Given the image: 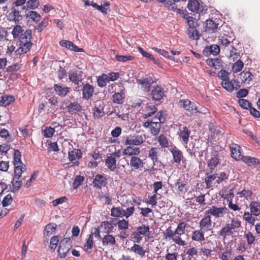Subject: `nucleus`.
I'll use <instances>...</instances> for the list:
<instances>
[{"label": "nucleus", "instance_id": "1", "mask_svg": "<svg viewBox=\"0 0 260 260\" xmlns=\"http://www.w3.org/2000/svg\"><path fill=\"white\" fill-rule=\"evenodd\" d=\"M165 121V117L163 116L162 111L157 112L155 117L151 120L145 122L143 126L146 128H149L150 133L153 136L157 135L160 129L161 123Z\"/></svg>", "mask_w": 260, "mask_h": 260}, {"label": "nucleus", "instance_id": "2", "mask_svg": "<svg viewBox=\"0 0 260 260\" xmlns=\"http://www.w3.org/2000/svg\"><path fill=\"white\" fill-rule=\"evenodd\" d=\"M31 38V30L30 29L26 30L20 39V46L15 52L17 56L25 54L30 50L32 44L30 41Z\"/></svg>", "mask_w": 260, "mask_h": 260}, {"label": "nucleus", "instance_id": "3", "mask_svg": "<svg viewBox=\"0 0 260 260\" xmlns=\"http://www.w3.org/2000/svg\"><path fill=\"white\" fill-rule=\"evenodd\" d=\"M72 248V241L70 238L63 239L60 242L58 249L59 256L64 258L67 256V253Z\"/></svg>", "mask_w": 260, "mask_h": 260}, {"label": "nucleus", "instance_id": "4", "mask_svg": "<svg viewBox=\"0 0 260 260\" xmlns=\"http://www.w3.org/2000/svg\"><path fill=\"white\" fill-rule=\"evenodd\" d=\"M228 210L225 207H217L216 206H212L205 211V214L212 215L215 218H221L227 213Z\"/></svg>", "mask_w": 260, "mask_h": 260}, {"label": "nucleus", "instance_id": "5", "mask_svg": "<svg viewBox=\"0 0 260 260\" xmlns=\"http://www.w3.org/2000/svg\"><path fill=\"white\" fill-rule=\"evenodd\" d=\"M69 79L71 82L75 85H79L83 79V72L79 69L70 71L68 74Z\"/></svg>", "mask_w": 260, "mask_h": 260}, {"label": "nucleus", "instance_id": "6", "mask_svg": "<svg viewBox=\"0 0 260 260\" xmlns=\"http://www.w3.org/2000/svg\"><path fill=\"white\" fill-rule=\"evenodd\" d=\"M179 105L191 114L199 112L197 106L196 104L188 99L180 100Z\"/></svg>", "mask_w": 260, "mask_h": 260}, {"label": "nucleus", "instance_id": "7", "mask_svg": "<svg viewBox=\"0 0 260 260\" xmlns=\"http://www.w3.org/2000/svg\"><path fill=\"white\" fill-rule=\"evenodd\" d=\"M138 84L141 86V89L144 92H148L151 88V84L154 81L152 77L147 76L145 78L137 80Z\"/></svg>", "mask_w": 260, "mask_h": 260}, {"label": "nucleus", "instance_id": "8", "mask_svg": "<svg viewBox=\"0 0 260 260\" xmlns=\"http://www.w3.org/2000/svg\"><path fill=\"white\" fill-rule=\"evenodd\" d=\"M81 91L83 98L85 100H89L93 95L94 87L89 83H86L83 85Z\"/></svg>", "mask_w": 260, "mask_h": 260}, {"label": "nucleus", "instance_id": "9", "mask_svg": "<svg viewBox=\"0 0 260 260\" xmlns=\"http://www.w3.org/2000/svg\"><path fill=\"white\" fill-rule=\"evenodd\" d=\"M93 186L97 189H101L107 184V178L104 174H97L93 179Z\"/></svg>", "mask_w": 260, "mask_h": 260}, {"label": "nucleus", "instance_id": "10", "mask_svg": "<svg viewBox=\"0 0 260 260\" xmlns=\"http://www.w3.org/2000/svg\"><path fill=\"white\" fill-rule=\"evenodd\" d=\"M239 82L237 79L229 80L225 82L221 83L222 87L226 91L232 92L235 89L238 90L240 88Z\"/></svg>", "mask_w": 260, "mask_h": 260}, {"label": "nucleus", "instance_id": "11", "mask_svg": "<svg viewBox=\"0 0 260 260\" xmlns=\"http://www.w3.org/2000/svg\"><path fill=\"white\" fill-rule=\"evenodd\" d=\"M230 148L232 157L236 160H241L242 155L240 146L235 143H232L230 146Z\"/></svg>", "mask_w": 260, "mask_h": 260}, {"label": "nucleus", "instance_id": "12", "mask_svg": "<svg viewBox=\"0 0 260 260\" xmlns=\"http://www.w3.org/2000/svg\"><path fill=\"white\" fill-rule=\"evenodd\" d=\"M151 94L153 101H160L165 96L164 89L161 86L157 85L153 88Z\"/></svg>", "mask_w": 260, "mask_h": 260}, {"label": "nucleus", "instance_id": "13", "mask_svg": "<svg viewBox=\"0 0 260 260\" xmlns=\"http://www.w3.org/2000/svg\"><path fill=\"white\" fill-rule=\"evenodd\" d=\"M144 140L143 137L140 135L127 137L125 141V145L138 146L143 144Z\"/></svg>", "mask_w": 260, "mask_h": 260}, {"label": "nucleus", "instance_id": "14", "mask_svg": "<svg viewBox=\"0 0 260 260\" xmlns=\"http://www.w3.org/2000/svg\"><path fill=\"white\" fill-rule=\"evenodd\" d=\"M200 228L205 232L208 231L211 229L212 221L210 215H207L203 217L199 223Z\"/></svg>", "mask_w": 260, "mask_h": 260}, {"label": "nucleus", "instance_id": "15", "mask_svg": "<svg viewBox=\"0 0 260 260\" xmlns=\"http://www.w3.org/2000/svg\"><path fill=\"white\" fill-rule=\"evenodd\" d=\"M67 111L71 115L77 114L82 111V107L77 101L70 103L67 106Z\"/></svg>", "mask_w": 260, "mask_h": 260}, {"label": "nucleus", "instance_id": "16", "mask_svg": "<svg viewBox=\"0 0 260 260\" xmlns=\"http://www.w3.org/2000/svg\"><path fill=\"white\" fill-rule=\"evenodd\" d=\"M129 165L132 170H141L144 167L143 160L137 156L131 157Z\"/></svg>", "mask_w": 260, "mask_h": 260}, {"label": "nucleus", "instance_id": "17", "mask_svg": "<svg viewBox=\"0 0 260 260\" xmlns=\"http://www.w3.org/2000/svg\"><path fill=\"white\" fill-rule=\"evenodd\" d=\"M233 39L231 37L224 35L218 37V43L221 47L225 49L233 44Z\"/></svg>", "mask_w": 260, "mask_h": 260}, {"label": "nucleus", "instance_id": "18", "mask_svg": "<svg viewBox=\"0 0 260 260\" xmlns=\"http://www.w3.org/2000/svg\"><path fill=\"white\" fill-rule=\"evenodd\" d=\"M179 130V136L182 139L184 145H187L189 140L190 131L186 126L180 127Z\"/></svg>", "mask_w": 260, "mask_h": 260}, {"label": "nucleus", "instance_id": "19", "mask_svg": "<svg viewBox=\"0 0 260 260\" xmlns=\"http://www.w3.org/2000/svg\"><path fill=\"white\" fill-rule=\"evenodd\" d=\"M53 88L56 93L61 97H64L70 91V87L62 84H55Z\"/></svg>", "mask_w": 260, "mask_h": 260}, {"label": "nucleus", "instance_id": "20", "mask_svg": "<svg viewBox=\"0 0 260 260\" xmlns=\"http://www.w3.org/2000/svg\"><path fill=\"white\" fill-rule=\"evenodd\" d=\"M140 153V149L138 147H133L131 145L127 146L122 151V154L124 155L133 157L134 156H137Z\"/></svg>", "mask_w": 260, "mask_h": 260}, {"label": "nucleus", "instance_id": "21", "mask_svg": "<svg viewBox=\"0 0 260 260\" xmlns=\"http://www.w3.org/2000/svg\"><path fill=\"white\" fill-rule=\"evenodd\" d=\"M240 78L242 83L244 84H249L252 81L254 75L249 71L244 70L240 74Z\"/></svg>", "mask_w": 260, "mask_h": 260}, {"label": "nucleus", "instance_id": "22", "mask_svg": "<svg viewBox=\"0 0 260 260\" xmlns=\"http://www.w3.org/2000/svg\"><path fill=\"white\" fill-rule=\"evenodd\" d=\"M81 154L80 150L74 149L69 152V159L71 161H75L73 162L74 165H78L79 164L78 160L81 157Z\"/></svg>", "mask_w": 260, "mask_h": 260}, {"label": "nucleus", "instance_id": "23", "mask_svg": "<svg viewBox=\"0 0 260 260\" xmlns=\"http://www.w3.org/2000/svg\"><path fill=\"white\" fill-rule=\"evenodd\" d=\"M220 52V47L218 45L213 44L210 46H207L204 48L203 53L205 55L209 54H213V55H217Z\"/></svg>", "mask_w": 260, "mask_h": 260}, {"label": "nucleus", "instance_id": "24", "mask_svg": "<svg viewBox=\"0 0 260 260\" xmlns=\"http://www.w3.org/2000/svg\"><path fill=\"white\" fill-rule=\"evenodd\" d=\"M217 178L216 174H212L207 173L206 174V177L205 178V182L207 188H210L212 187H215V181Z\"/></svg>", "mask_w": 260, "mask_h": 260}, {"label": "nucleus", "instance_id": "25", "mask_svg": "<svg viewBox=\"0 0 260 260\" xmlns=\"http://www.w3.org/2000/svg\"><path fill=\"white\" fill-rule=\"evenodd\" d=\"M157 111V108L155 105H147L143 110L142 117L144 118H147L155 114Z\"/></svg>", "mask_w": 260, "mask_h": 260}, {"label": "nucleus", "instance_id": "26", "mask_svg": "<svg viewBox=\"0 0 260 260\" xmlns=\"http://www.w3.org/2000/svg\"><path fill=\"white\" fill-rule=\"evenodd\" d=\"M170 151L173 155L174 161L177 164H179L183 158L181 151L176 147H174L170 150Z\"/></svg>", "mask_w": 260, "mask_h": 260}, {"label": "nucleus", "instance_id": "27", "mask_svg": "<svg viewBox=\"0 0 260 260\" xmlns=\"http://www.w3.org/2000/svg\"><path fill=\"white\" fill-rule=\"evenodd\" d=\"M158 151V149L156 147H152L149 151V157L152 160L153 163V166L152 167V170H157V168H154V166H155L156 163H158V162L160 163V162L158 161L157 158Z\"/></svg>", "mask_w": 260, "mask_h": 260}, {"label": "nucleus", "instance_id": "28", "mask_svg": "<svg viewBox=\"0 0 260 260\" xmlns=\"http://www.w3.org/2000/svg\"><path fill=\"white\" fill-rule=\"evenodd\" d=\"M116 242L115 237L110 234H107L102 239V243L104 246H113Z\"/></svg>", "mask_w": 260, "mask_h": 260}, {"label": "nucleus", "instance_id": "29", "mask_svg": "<svg viewBox=\"0 0 260 260\" xmlns=\"http://www.w3.org/2000/svg\"><path fill=\"white\" fill-rule=\"evenodd\" d=\"M205 232L201 230H195L192 232L191 239L194 241L202 242L205 241L204 233Z\"/></svg>", "mask_w": 260, "mask_h": 260}, {"label": "nucleus", "instance_id": "30", "mask_svg": "<svg viewBox=\"0 0 260 260\" xmlns=\"http://www.w3.org/2000/svg\"><path fill=\"white\" fill-rule=\"evenodd\" d=\"M175 186L177 188V192L179 195H181L187 191L188 188L187 184L178 180L175 183Z\"/></svg>", "mask_w": 260, "mask_h": 260}, {"label": "nucleus", "instance_id": "31", "mask_svg": "<svg viewBox=\"0 0 260 260\" xmlns=\"http://www.w3.org/2000/svg\"><path fill=\"white\" fill-rule=\"evenodd\" d=\"M117 160L113 156H108L105 159V164L111 171H114L117 168Z\"/></svg>", "mask_w": 260, "mask_h": 260}, {"label": "nucleus", "instance_id": "32", "mask_svg": "<svg viewBox=\"0 0 260 260\" xmlns=\"http://www.w3.org/2000/svg\"><path fill=\"white\" fill-rule=\"evenodd\" d=\"M131 250L141 257H144L146 253L145 249L140 245L136 243H135L133 246L131 247Z\"/></svg>", "mask_w": 260, "mask_h": 260}, {"label": "nucleus", "instance_id": "33", "mask_svg": "<svg viewBox=\"0 0 260 260\" xmlns=\"http://www.w3.org/2000/svg\"><path fill=\"white\" fill-rule=\"evenodd\" d=\"M187 8L191 12L200 13V3L197 0H189Z\"/></svg>", "mask_w": 260, "mask_h": 260}, {"label": "nucleus", "instance_id": "34", "mask_svg": "<svg viewBox=\"0 0 260 260\" xmlns=\"http://www.w3.org/2000/svg\"><path fill=\"white\" fill-rule=\"evenodd\" d=\"M250 213L253 215L258 216L260 215V203L251 202L249 205Z\"/></svg>", "mask_w": 260, "mask_h": 260}, {"label": "nucleus", "instance_id": "35", "mask_svg": "<svg viewBox=\"0 0 260 260\" xmlns=\"http://www.w3.org/2000/svg\"><path fill=\"white\" fill-rule=\"evenodd\" d=\"M234 233L229 225L225 224L219 232V235L223 238H226L228 236H232Z\"/></svg>", "mask_w": 260, "mask_h": 260}, {"label": "nucleus", "instance_id": "36", "mask_svg": "<svg viewBox=\"0 0 260 260\" xmlns=\"http://www.w3.org/2000/svg\"><path fill=\"white\" fill-rule=\"evenodd\" d=\"M124 93L121 90L120 92H115L113 95V102L115 104H121L124 101Z\"/></svg>", "mask_w": 260, "mask_h": 260}, {"label": "nucleus", "instance_id": "37", "mask_svg": "<svg viewBox=\"0 0 260 260\" xmlns=\"http://www.w3.org/2000/svg\"><path fill=\"white\" fill-rule=\"evenodd\" d=\"M100 226L104 229V233L106 234H110L113 232L114 224L108 221H102Z\"/></svg>", "mask_w": 260, "mask_h": 260}, {"label": "nucleus", "instance_id": "38", "mask_svg": "<svg viewBox=\"0 0 260 260\" xmlns=\"http://www.w3.org/2000/svg\"><path fill=\"white\" fill-rule=\"evenodd\" d=\"M218 25V24L216 23L215 21L211 19L207 20L206 31L210 32H214L216 30Z\"/></svg>", "mask_w": 260, "mask_h": 260}, {"label": "nucleus", "instance_id": "39", "mask_svg": "<svg viewBox=\"0 0 260 260\" xmlns=\"http://www.w3.org/2000/svg\"><path fill=\"white\" fill-rule=\"evenodd\" d=\"M244 163L250 166H255L259 163L258 159L255 157H251L249 156H242L241 160Z\"/></svg>", "mask_w": 260, "mask_h": 260}, {"label": "nucleus", "instance_id": "40", "mask_svg": "<svg viewBox=\"0 0 260 260\" xmlns=\"http://www.w3.org/2000/svg\"><path fill=\"white\" fill-rule=\"evenodd\" d=\"M26 169V166L24 164L14 166V176L15 178L20 179L22 173Z\"/></svg>", "mask_w": 260, "mask_h": 260}, {"label": "nucleus", "instance_id": "41", "mask_svg": "<svg viewBox=\"0 0 260 260\" xmlns=\"http://www.w3.org/2000/svg\"><path fill=\"white\" fill-rule=\"evenodd\" d=\"M226 224L229 225V227L233 232H236L241 226V222L238 218H233L231 220V223H226Z\"/></svg>", "mask_w": 260, "mask_h": 260}, {"label": "nucleus", "instance_id": "42", "mask_svg": "<svg viewBox=\"0 0 260 260\" xmlns=\"http://www.w3.org/2000/svg\"><path fill=\"white\" fill-rule=\"evenodd\" d=\"M15 101V98L13 95H4L1 96L0 103L4 106H8Z\"/></svg>", "mask_w": 260, "mask_h": 260}, {"label": "nucleus", "instance_id": "43", "mask_svg": "<svg viewBox=\"0 0 260 260\" xmlns=\"http://www.w3.org/2000/svg\"><path fill=\"white\" fill-rule=\"evenodd\" d=\"M24 30L22 27L19 25H16L13 29L12 34L13 35V38L15 39L19 38L23 36L24 34H22Z\"/></svg>", "mask_w": 260, "mask_h": 260}, {"label": "nucleus", "instance_id": "44", "mask_svg": "<svg viewBox=\"0 0 260 260\" xmlns=\"http://www.w3.org/2000/svg\"><path fill=\"white\" fill-rule=\"evenodd\" d=\"M56 228V224L53 223H49L47 224L44 230V235L45 236L49 237L55 231Z\"/></svg>", "mask_w": 260, "mask_h": 260}, {"label": "nucleus", "instance_id": "45", "mask_svg": "<svg viewBox=\"0 0 260 260\" xmlns=\"http://www.w3.org/2000/svg\"><path fill=\"white\" fill-rule=\"evenodd\" d=\"M244 237L246 240L247 245L249 247H251L252 244H254L255 242L256 241L255 236L250 231L245 233Z\"/></svg>", "mask_w": 260, "mask_h": 260}, {"label": "nucleus", "instance_id": "46", "mask_svg": "<svg viewBox=\"0 0 260 260\" xmlns=\"http://www.w3.org/2000/svg\"><path fill=\"white\" fill-rule=\"evenodd\" d=\"M105 115L104 108L95 107L93 109V116L94 119H99Z\"/></svg>", "mask_w": 260, "mask_h": 260}, {"label": "nucleus", "instance_id": "47", "mask_svg": "<svg viewBox=\"0 0 260 260\" xmlns=\"http://www.w3.org/2000/svg\"><path fill=\"white\" fill-rule=\"evenodd\" d=\"M230 73L225 70H221L217 74L218 77L221 80V82H225L230 80Z\"/></svg>", "mask_w": 260, "mask_h": 260}, {"label": "nucleus", "instance_id": "48", "mask_svg": "<svg viewBox=\"0 0 260 260\" xmlns=\"http://www.w3.org/2000/svg\"><path fill=\"white\" fill-rule=\"evenodd\" d=\"M97 82L99 86L103 87L109 82V80L106 74H103L101 76L99 77Z\"/></svg>", "mask_w": 260, "mask_h": 260}, {"label": "nucleus", "instance_id": "49", "mask_svg": "<svg viewBox=\"0 0 260 260\" xmlns=\"http://www.w3.org/2000/svg\"><path fill=\"white\" fill-rule=\"evenodd\" d=\"M123 209L120 207H113L111 210V216L115 217H123Z\"/></svg>", "mask_w": 260, "mask_h": 260}, {"label": "nucleus", "instance_id": "50", "mask_svg": "<svg viewBox=\"0 0 260 260\" xmlns=\"http://www.w3.org/2000/svg\"><path fill=\"white\" fill-rule=\"evenodd\" d=\"M93 246V236L90 234L89 237L87 239L86 243L84 245L85 250L88 253L91 252L92 247Z\"/></svg>", "mask_w": 260, "mask_h": 260}, {"label": "nucleus", "instance_id": "51", "mask_svg": "<svg viewBox=\"0 0 260 260\" xmlns=\"http://www.w3.org/2000/svg\"><path fill=\"white\" fill-rule=\"evenodd\" d=\"M21 152L18 150H15L13 154V164L15 165H20L24 164L21 159Z\"/></svg>", "mask_w": 260, "mask_h": 260}, {"label": "nucleus", "instance_id": "52", "mask_svg": "<svg viewBox=\"0 0 260 260\" xmlns=\"http://www.w3.org/2000/svg\"><path fill=\"white\" fill-rule=\"evenodd\" d=\"M186 254L187 255L188 260H194L196 257L194 255L198 254V250L195 247H190L186 251Z\"/></svg>", "mask_w": 260, "mask_h": 260}, {"label": "nucleus", "instance_id": "53", "mask_svg": "<svg viewBox=\"0 0 260 260\" xmlns=\"http://www.w3.org/2000/svg\"><path fill=\"white\" fill-rule=\"evenodd\" d=\"M186 225L187 224L183 221L180 222L175 230V233H176V235L179 236L184 234L185 233V230Z\"/></svg>", "mask_w": 260, "mask_h": 260}, {"label": "nucleus", "instance_id": "54", "mask_svg": "<svg viewBox=\"0 0 260 260\" xmlns=\"http://www.w3.org/2000/svg\"><path fill=\"white\" fill-rule=\"evenodd\" d=\"M229 175L225 172H221L219 176H217L216 180L215 181V187H217L218 185L223 181L228 179Z\"/></svg>", "mask_w": 260, "mask_h": 260}, {"label": "nucleus", "instance_id": "55", "mask_svg": "<svg viewBox=\"0 0 260 260\" xmlns=\"http://www.w3.org/2000/svg\"><path fill=\"white\" fill-rule=\"evenodd\" d=\"M187 34L189 38L197 40L199 39V33L196 28H188Z\"/></svg>", "mask_w": 260, "mask_h": 260}, {"label": "nucleus", "instance_id": "56", "mask_svg": "<svg viewBox=\"0 0 260 260\" xmlns=\"http://www.w3.org/2000/svg\"><path fill=\"white\" fill-rule=\"evenodd\" d=\"M252 215L253 214H252L251 213H249L248 212H244L243 214V219L249 224L254 225L255 219L252 216Z\"/></svg>", "mask_w": 260, "mask_h": 260}, {"label": "nucleus", "instance_id": "57", "mask_svg": "<svg viewBox=\"0 0 260 260\" xmlns=\"http://www.w3.org/2000/svg\"><path fill=\"white\" fill-rule=\"evenodd\" d=\"M12 185L13 191H17L21 188L22 185V180H20V179L15 178V177H14L12 181Z\"/></svg>", "mask_w": 260, "mask_h": 260}, {"label": "nucleus", "instance_id": "58", "mask_svg": "<svg viewBox=\"0 0 260 260\" xmlns=\"http://www.w3.org/2000/svg\"><path fill=\"white\" fill-rule=\"evenodd\" d=\"M117 224L119 230H126L128 229L129 222L124 219L119 220Z\"/></svg>", "mask_w": 260, "mask_h": 260}, {"label": "nucleus", "instance_id": "59", "mask_svg": "<svg viewBox=\"0 0 260 260\" xmlns=\"http://www.w3.org/2000/svg\"><path fill=\"white\" fill-rule=\"evenodd\" d=\"M232 255V250L230 248H227L220 255L219 257L222 260H230Z\"/></svg>", "mask_w": 260, "mask_h": 260}, {"label": "nucleus", "instance_id": "60", "mask_svg": "<svg viewBox=\"0 0 260 260\" xmlns=\"http://www.w3.org/2000/svg\"><path fill=\"white\" fill-rule=\"evenodd\" d=\"M27 17L34 21L38 22L41 20V16L36 11H29L27 14Z\"/></svg>", "mask_w": 260, "mask_h": 260}, {"label": "nucleus", "instance_id": "61", "mask_svg": "<svg viewBox=\"0 0 260 260\" xmlns=\"http://www.w3.org/2000/svg\"><path fill=\"white\" fill-rule=\"evenodd\" d=\"M219 163V159L218 156L215 155L212 157L208 163V166L211 170H213Z\"/></svg>", "mask_w": 260, "mask_h": 260}, {"label": "nucleus", "instance_id": "62", "mask_svg": "<svg viewBox=\"0 0 260 260\" xmlns=\"http://www.w3.org/2000/svg\"><path fill=\"white\" fill-rule=\"evenodd\" d=\"M150 228L149 226H146L144 224H142L141 226H138L137 228V231L138 233L141 236L145 235L147 233H149Z\"/></svg>", "mask_w": 260, "mask_h": 260}, {"label": "nucleus", "instance_id": "63", "mask_svg": "<svg viewBox=\"0 0 260 260\" xmlns=\"http://www.w3.org/2000/svg\"><path fill=\"white\" fill-rule=\"evenodd\" d=\"M244 63L241 60H238L233 65L232 70L234 73L240 72L243 68Z\"/></svg>", "mask_w": 260, "mask_h": 260}, {"label": "nucleus", "instance_id": "64", "mask_svg": "<svg viewBox=\"0 0 260 260\" xmlns=\"http://www.w3.org/2000/svg\"><path fill=\"white\" fill-rule=\"evenodd\" d=\"M186 19H187V23L189 26V28H196L198 25V23L196 18L188 16Z\"/></svg>", "mask_w": 260, "mask_h": 260}]
</instances>
